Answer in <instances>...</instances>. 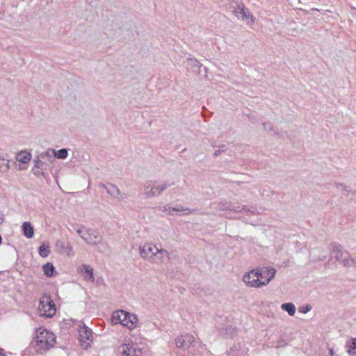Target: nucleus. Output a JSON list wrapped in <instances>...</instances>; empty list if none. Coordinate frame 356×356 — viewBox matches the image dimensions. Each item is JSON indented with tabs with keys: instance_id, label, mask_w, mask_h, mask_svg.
I'll return each instance as SVG.
<instances>
[{
	"instance_id": "obj_23",
	"label": "nucleus",
	"mask_w": 356,
	"mask_h": 356,
	"mask_svg": "<svg viewBox=\"0 0 356 356\" xmlns=\"http://www.w3.org/2000/svg\"><path fill=\"white\" fill-rule=\"evenodd\" d=\"M310 309H311V307H309V306H307V307H306V310H305V311H302V312L305 313V312H307V311H309Z\"/></svg>"
},
{
	"instance_id": "obj_16",
	"label": "nucleus",
	"mask_w": 356,
	"mask_h": 356,
	"mask_svg": "<svg viewBox=\"0 0 356 356\" xmlns=\"http://www.w3.org/2000/svg\"><path fill=\"white\" fill-rule=\"evenodd\" d=\"M281 308L288 312L290 316H293L296 312V307L293 303L282 304Z\"/></svg>"
},
{
	"instance_id": "obj_2",
	"label": "nucleus",
	"mask_w": 356,
	"mask_h": 356,
	"mask_svg": "<svg viewBox=\"0 0 356 356\" xmlns=\"http://www.w3.org/2000/svg\"><path fill=\"white\" fill-rule=\"evenodd\" d=\"M55 335L44 327H39L35 331L32 345L36 352L42 353L53 348L56 343Z\"/></svg>"
},
{
	"instance_id": "obj_24",
	"label": "nucleus",
	"mask_w": 356,
	"mask_h": 356,
	"mask_svg": "<svg viewBox=\"0 0 356 356\" xmlns=\"http://www.w3.org/2000/svg\"><path fill=\"white\" fill-rule=\"evenodd\" d=\"M185 211H186V212L185 213H186V214H188V213H191V211H190L188 209H185Z\"/></svg>"
},
{
	"instance_id": "obj_14",
	"label": "nucleus",
	"mask_w": 356,
	"mask_h": 356,
	"mask_svg": "<svg viewBox=\"0 0 356 356\" xmlns=\"http://www.w3.org/2000/svg\"><path fill=\"white\" fill-rule=\"evenodd\" d=\"M39 254L42 257H47L50 253V246L48 243H42L39 247Z\"/></svg>"
},
{
	"instance_id": "obj_9",
	"label": "nucleus",
	"mask_w": 356,
	"mask_h": 356,
	"mask_svg": "<svg viewBox=\"0 0 356 356\" xmlns=\"http://www.w3.org/2000/svg\"><path fill=\"white\" fill-rule=\"evenodd\" d=\"M241 10V13L239 15H241L242 19H248L249 17L252 19V16L248 12V10L245 8V6L243 4H239L237 6V8L234 10V14L236 17H238V10Z\"/></svg>"
},
{
	"instance_id": "obj_15",
	"label": "nucleus",
	"mask_w": 356,
	"mask_h": 356,
	"mask_svg": "<svg viewBox=\"0 0 356 356\" xmlns=\"http://www.w3.org/2000/svg\"><path fill=\"white\" fill-rule=\"evenodd\" d=\"M9 160L4 156H0V171L7 172L9 169Z\"/></svg>"
},
{
	"instance_id": "obj_5",
	"label": "nucleus",
	"mask_w": 356,
	"mask_h": 356,
	"mask_svg": "<svg viewBox=\"0 0 356 356\" xmlns=\"http://www.w3.org/2000/svg\"><path fill=\"white\" fill-rule=\"evenodd\" d=\"M79 341L83 349H88L93 342L92 331L84 324L79 325Z\"/></svg>"
},
{
	"instance_id": "obj_11",
	"label": "nucleus",
	"mask_w": 356,
	"mask_h": 356,
	"mask_svg": "<svg viewBox=\"0 0 356 356\" xmlns=\"http://www.w3.org/2000/svg\"><path fill=\"white\" fill-rule=\"evenodd\" d=\"M31 159V154L26 151H21L16 156V160L22 163H28Z\"/></svg>"
},
{
	"instance_id": "obj_10",
	"label": "nucleus",
	"mask_w": 356,
	"mask_h": 356,
	"mask_svg": "<svg viewBox=\"0 0 356 356\" xmlns=\"http://www.w3.org/2000/svg\"><path fill=\"white\" fill-rule=\"evenodd\" d=\"M22 228L23 234L26 238H31L33 236L34 229L30 222H24L22 224Z\"/></svg>"
},
{
	"instance_id": "obj_8",
	"label": "nucleus",
	"mask_w": 356,
	"mask_h": 356,
	"mask_svg": "<svg viewBox=\"0 0 356 356\" xmlns=\"http://www.w3.org/2000/svg\"><path fill=\"white\" fill-rule=\"evenodd\" d=\"M120 350L124 356H138V353L136 348H134L133 343L124 344L120 347Z\"/></svg>"
},
{
	"instance_id": "obj_4",
	"label": "nucleus",
	"mask_w": 356,
	"mask_h": 356,
	"mask_svg": "<svg viewBox=\"0 0 356 356\" xmlns=\"http://www.w3.org/2000/svg\"><path fill=\"white\" fill-rule=\"evenodd\" d=\"M38 312L47 318H52L56 314V307L50 295L44 294L40 298Z\"/></svg>"
},
{
	"instance_id": "obj_19",
	"label": "nucleus",
	"mask_w": 356,
	"mask_h": 356,
	"mask_svg": "<svg viewBox=\"0 0 356 356\" xmlns=\"http://www.w3.org/2000/svg\"><path fill=\"white\" fill-rule=\"evenodd\" d=\"M83 268L85 269V272L90 276V278L93 280L94 277L92 268L86 265L83 266Z\"/></svg>"
},
{
	"instance_id": "obj_3",
	"label": "nucleus",
	"mask_w": 356,
	"mask_h": 356,
	"mask_svg": "<svg viewBox=\"0 0 356 356\" xmlns=\"http://www.w3.org/2000/svg\"><path fill=\"white\" fill-rule=\"evenodd\" d=\"M111 320L113 323L122 324L130 330L136 328L138 323L137 317L124 310H118L113 312Z\"/></svg>"
},
{
	"instance_id": "obj_13",
	"label": "nucleus",
	"mask_w": 356,
	"mask_h": 356,
	"mask_svg": "<svg viewBox=\"0 0 356 356\" xmlns=\"http://www.w3.org/2000/svg\"><path fill=\"white\" fill-rule=\"evenodd\" d=\"M42 270L47 277L53 276L56 272L54 265L50 262L47 263L42 266Z\"/></svg>"
},
{
	"instance_id": "obj_25",
	"label": "nucleus",
	"mask_w": 356,
	"mask_h": 356,
	"mask_svg": "<svg viewBox=\"0 0 356 356\" xmlns=\"http://www.w3.org/2000/svg\"><path fill=\"white\" fill-rule=\"evenodd\" d=\"M238 10V15H239V14H240V13H241V10Z\"/></svg>"
},
{
	"instance_id": "obj_6",
	"label": "nucleus",
	"mask_w": 356,
	"mask_h": 356,
	"mask_svg": "<svg viewBox=\"0 0 356 356\" xmlns=\"http://www.w3.org/2000/svg\"><path fill=\"white\" fill-rule=\"evenodd\" d=\"M165 253V251L162 249H159L158 247L153 243L145 244L140 250L142 257L149 259H154V257H156L158 254L163 255Z\"/></svg>"
},
{
	"instance_id": "obj_12",
	"label": "nucleus",
	"mask_w": 356,
	"mask_h": 356,
	"mask_svg": "<svg viewBox=\"0 0 356 356\" xmlns=\"http://www.w3.org/2000/svg\"><path fill=\"white\" fill-rule=\"evenodd\" d=\"M347 353L350 356H356V339L353 338L346 344Z\"/></svg>"
},
{
	"instance_id": "obj_21",
	"label": "nucleus",
	"mask_w": 356,
	"mask_h": 356,
	"mask_svg": "<svg viewBox=\"0 0 356 356\" xmlns=\"http://www.w3.org/2000/svg\"><path fill=\"white\" fill-rule=\"evenodd\" d=\"M3 222V214L0 213V224Z\"/></svg>"
},
{
	"instance_id": "obj_7",
	"label": "nucleus",
	"mask_w": 356,
	"mask_h": 356,
	"mask_svg": "<svg viewBox=\"0 0 356 356\" xmlns=\"http://www.w3.org/2000/svg\"><path fill=\"white\" fill-rule=\"evenodd\" d=\"M78 232L81 237L88 244H97L100 241V236L95 230L80 229Z\"/></svg>"
},
{
	"instance_id": "obj_17",
	"label": "nucleus",
	"mask_w": 356,
	"mask_h": 356,
	"mask_svg": "<svg viewBox=\"0 0 356 356\" xmlns=\"http://www.w3.org/2000/svg\"><path fill=\"white\" fill-rule=\"evenodd\" d=\"M54 155L58 159H65L67 156V151L66 149H62L55 152Z\"/></svg>"
},
{
	"instance_id": "obj_20",
	"label": "nucleus",
	"mask_w": 356,
	"mask_h": 356,
	"mask_svg": "<svg viewBox=\"0 0 356 356\" xmlns=\"http://www.w3.org/2000/svg\"><path fill=\"white\" fill-rule=\"evenodd\" d=\"M165 189V187H162V188H159V187H154V188H152L151 191H152V195H155V194H159L163 190Z\"/></svg>"
},
{
	"instance_id": "obj_1",
	"label": "nucleus",
	"mask_w": 356,
	"mask_h": 356,
	"mask_svg": "<svg viewBox=\"0 0 356 356\" xmlns=\"http://www.w3.org/2000/svg\"><path fill=\"white\" fill-rule=\"evenodd\" d=\"M276 270L273 268L255 269L243 276V281L250 287L259 288L267 285L275 277Z\"/></svg>"
},
{
	"instance_id": "obj_22",
	"label": "nucleus",
	"mask_w": 356,
	"mask_h": 356,
	"mask_svg": "<svg viewBox=\"0 0 356 356\" xmlns=\"http://www.w3.org/2000/svg\"><path fill=\"white\" fill-rule=\"evenodd\" d=\"M0 356H5V354L3 353V350L0 348Z\"/></svg>"
},
{
	"instance_id": "obj_18",
	"label": "nucleus",
	"mask_w": 356,
	"mask_h": 356,
	"mask_svg": "<svg viewBox=\"0 0 356 356\" xmlns=\"http://www.w3.org/2000/svg\"><path fill=\"white\" fill-rule=\"evenodd\" d=\"M175 343L178 348H184L186 346L185 340L184 339L183 337L177 338L175 339Z\"/></svg>"
}]
</instances>
